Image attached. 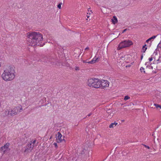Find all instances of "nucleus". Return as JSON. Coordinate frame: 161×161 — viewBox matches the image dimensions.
Returning <instances> with one entry per match:
<instances>
[{"mask_svg": "<svg viewBox=\"0 0 161 161\" xmlns=\"http://www.w3.org/2000/svg\"><path fill=\"white\" fill-rule=\"evenodd\" d=\"M149 62L153 60V58L152 57H151V58H149Z\"/></svg>", "mask_w": 161, "mask_h": 161, "instance_id": "7c9ffc66", "label": "nucleus"}, {"mask_svg": "<svg viewBox=\"0 0 161 161\" xmlns=\"http://www.w3.org/2000/svg\"><path fill=\"white\" fill-rule=\"evenodd\" d=\"M150 67H151V68L152 69H153V66H150Z\"/></svg>", "mask_w": 161, "mask_h": 161, "instance_id": "58836bf2", "label": "nucleus"}, {"mask_svg": "<svg viewBox=\"0 0 161 161\" xmlns=\"http://www.w3.org/2000/svg\"><path fill=\"white\" fill-rule=\"evenodd\" d=\"M14 70L13 67L9 66L5 69L2 75L3 79L5 81L12 80L15 77Z\"/></svg>", "mask_w": 161, "mask_h": 161, "instance_id": "f03ea898", "label": "nucleus"}, {"mask_svg": "<svg viewBox=\"0 0 161 161\" xmlns=\"http://www.w3.org/2000/svg\"><path fill=\"white\" fill-rule=\"evenodd\" d=\"M140 70L141 72H142V71H143L144 73H145V71H144V68L142 67H141L140 69Z\"/></svg>", "mask_w": 161, "mask_h": 161, "instance_id": "412c9836", "label": "nucleus"}, {"mask_svg": "<svg viewBox=\"0 0 161 161\" xmlns=\"http://www.w3.org/2000/svg\"><path fill=\"white\" fill-rule=\"evenodd\" d=\"M99 88H104L109 86V82L107 80H99Z\"/></svg>", "mask_w": 161, "mask_h": 161, "instance_id": "423d86ee", "label": "nucleus"}, {"mask_svg": "<svg viewBox=\"0 0 161 161\" xmlns=\"http://www.w3.org/2000/svg\"><path fill=\"white\" fill-rule=\"evenodd\" d=\"M133 44L131 41L129 40H125L121 42L119 44L118 49L119 50L123 48L128 47L130 46Z\"/></svg>", "mask_w": 161, "mask_h": 161, "instance_id": "39448f33", "label": "nucleus"}, {"mask_svg": "<svg viewBox=\"0 0 161 161\" xmlns=\"http://www.w3.org/2000/svg\"><path fill=\"white\" fill-rule=\"evenodd\" d=\"M143 57V55L142 54V55L141 56V60L142 59Z\"/></svg>", "mask_w": 161, "mask_h": 161, "instance_id": "f704fd0d", "label": "nucleus"}, {"mask_svg": "<svg viewBox=\"0 0 161 161\" xmlns=\"http://www.w3.org/2000/svg\"><path fill=\"white\" fill-rule=\"evenodd\" d=\"M89 49V47H86V48H85V49Z\"/></svg>", "mask_w": 161, "mask_h": 161, "instance_id": "4c0bfd02", "label": "nucleus"}, {"mask_svg": "<svg viewBox=\"0 0 161 161\" xmlns=\"http://www.w3.org/2000/svg\"><path fill=\"white\" fill-rule=\"evenodd\" d=\"M62 4V3H59L57 6L58 8L59 9H60L61 8V5Z\"/></svg>", "mask_w": 161, "mask_h": 161, "instance_id": "b1692460", "label": "nucleus"}, {"mask_svg": "<svg viewBox=\"0 0 161 161\" xmlns=\"http://www.w3.org/2000/svg\"><path fill=\"white\" fill-rule=\"evenodd\" d=\"M99 83V79H90L87 81L88 85L90 87L96 88H99L100 87Z\"/></svg>", "mask_w": 161, "mask_h": 161, "instance_id": "7ed1b4c3", "label": "nucleus"}, {"mask_svg": "<svg viewBox=\"0 0 161 161\" xmlns=\"http://www.w3.org/2000/svg\"><path fill=\"white\" fill-rule=\"evenodd\" d=\"M157 97L159 99V101L161 102V95L158 96Z\"/></svg>", "mask_w": 161, "mask_h": 161, "instance_id": "bb28decb", "label": "nucleus"}, {"mask_svg": "<svg viewBox=\"0 0 161 161\" xmlns=\"http://www.w3.org/2000/svg\"><path fill=\"white\" fill-rule=\"evenodd\" d=\"M53 145H54L55 147H57L58 146H57V143H55V142H54V143H53Z\"/></svg>", "mask_w": 161, "mask_h": 161, "instance_id": "c756f323", "label": "nucleus"}, {"mask_svg": "<svg viewBox=\"0 0 161 161\" xmlns=\"http://www.w3.org/2000/svg\"><path fill=\"white\" fill-rule=\"evenodd\" d=\"M127 30V29H124V30H123L122 32V33H124V32H125Z\"/></svg>", "mask_w": 161, "mask_h": 161, "instance_id": "2f4dec72", "label": "nucleus"}, {"mask_svg": "<svg viewBox=\"0 0 161 161\" xmlns=\"http://www.w3.org/2000/svg\"><path fill=\"white\" fill-rule=\"evenodd\" d=\"M145 147L149 149H150V147L148 146H147L146 145H144V144H142Z\"/></svg>", "mask_w": 161, "mask_h": 161, "instance_id": "c85d7f7f", "label": "nucleus"}, {"mask_svg": "<svg viewBox=\"0 0 161 161\" xmlns=\"http://www.w3.org/2000/svg\"><path fill=\"white\" fill-rule=\"evenodd\" d=\"M36 140H35L33 142L31 141L30 143H32V145H34V144L36 142Z\"/></svg>", "mask_w": 161, "mask_h": 161, "instance_id": "cd10ccee", "label": "nucleus"}, {"mask_svg": "<svg viewBox=\"0 0 161 161\" xmlns=\"http://www.w3.org/2000/svg\"><path fill=\"white\" fill-rule=\"evenodd\" d=\"M92 114V113H91L89 114H88L87 116H91V115Z\"/></svg>", "mask_w": 161, "mask_h": 161, "instance_id": "72a5a7b5", "label": "nucleus"}, {"mask_svg": "<svg viewBox=\"0 0 161 161\" xmlns=\"http://www.w3.org/2000/svg\"><path fill=\"white\" fill-rule=\"evenodd\" d=\"M89 61H89L88 60H83V63H89V64H90V63H89Z\"/></svg>", "mask_w": 161, "mask_h": 161, "instance_id": "393cba45", "label": "nucleus"}, {"mask_svg": "<svg viewBox=\"0 0 161 161\" xmlns=\"http://www.w3.org/2000/svg\"><path fill=\"white\" fill-rule=\"evenodd\" d=\"M58 136H56V140L57 142H61L63 140H64L65 141V140L64 139H63V140L61 138L62 136L60 132H58Z\"/></svg>", "mask_w": 161, "mask_h": 161, "instance_id": "1a4fd4ad", "label": "nucleus"}, {"mask_svg": "<svg viewBox=\"0 0 161 161\" xmlns=\"http://www.w3.org/2000/svg\"><path fill=\"white\" fill-rule=\"evenodd\" d=\"M111 20L112 23L114 24H115L118 22L117 19L115 16H114L113 17V19H111Z\"/></svg>", "mask_w": 161, "mask_h": 161, "instance_id": "ddd939ff", "label": "nucleus"}, {"mask_svg": "<svg viewBox=\"0 0 161 161\" xmlns=\"http://www.w3.org/2000/svg\"><path fill=\"white\" fill-rule=\"evenodd\" d=\"M10 110H5V114L6 116H8L9 115H10Z\"/></svg>", "mask_w": 161, "mask_h": 161, "instance_id": "a211bd4d", "label": "nucleus"}, {"mask_svg": "<svg viewBox=\"0 0 161 161\" xmlns=\"http://www.w3.org/2000/svg\"><path fill=\"white\" fill-rule=\"evenodd\" d=\"M151 44H152L151 42L150 43L149 47H150V46H151Z\"/></svg>", "mask_w": 161, "mask_h": 161, "instance_id": "e433bc0d", "label": "nucleus"}, {"mask_svg": "<svg viewBox=\"0 0 161 161\" xmlns=\"http://www.w3.org/2000/svg\"><path fill=\"white\" fill-rule=\"evenodd\" d=\"M161 57L160 56L159 58L158 59L157 61H158L157 63H161Z\"/></svg>", "mask_w": 161, "mask_h": 161, "instance_id": "5701e85b", "label": "nucleus"}, {"mask_svg": "<svg viewBox=\"0 0 161 161\" xmlns=\"http://www.w3.org/2000/svg\"><path fill=\"white\" fill-rule=\"evenodd\" d=\"M27 41L29 46H39L43 40L42 35L39 32H33L27 34Z\"/></svg>", "mask_w": 161, "mask_h": 161, "instance_id": "f257e3e1", "label": "nucleus"}, {"mask_svg": "<svg viewBox=\"0 0 161 161\" xmlns=\"http://www.w3.org/2000/svg\"><path fill=\"white\" fill-rule=\"evenodd\" d=\"M87 18H89V16H87Z\"/></svg>", "mask_w": 161, "mask_h": 161, "instance_id": "ea45409f", "label": "nucleus"}, {"mask_svg": "<svg viewBox=\"0 0 161 161\" xmlns=\"http://www.w3.org/2000/svg\"><path fill=\"white\" fill-rule=\"evenodd\" d=\"M9 146V143H6L4 145V146H2V148H4V149L7 148V149H10L8 148ZM3 149V148H2Z\"/></svg>", "mask_w": 161, "mask_h": 161, "instance_id": "2eb2a0df", "label": "nucleus"}, {"mask_svg": "<svg viewBox=\"0 0 161 161\" xmlns=\"http://www.w3.org/2000/svg\"><path fill=\"white\" fill-rule=\"evenodd\" d=\"M34 147V145H32V143H30L28 144L26 147L25 152H31Z\"/></svg>", "mask_w": 161, "mask_h": 161, "instance_id": "6e6552de", "label": "nucleus"}, {"mask_svg": "<svg viewBox=\"0 0 161 161\" xmlns=\"http://www.w3.org/2000/svg\"><path fill=\"white\" fill-rule=\"evenodd\" d=\"M41 60L44 62H51L52 58L49 55H42L41 56Z\"/></svg>", "mask_w": 161, "mask_h": 161, "instance_id": "0eeeda50", "label": "nucleus"}, {"mask_svg": "<svg viewBox=\"0 0 161 161\" xmlns=\"http://www.w3.org/2000/svg\"><path fill=\"white\" fill-rule=\"evenodd\" d=\"M87 152V151L84 148H82L80 152L79 153L80 155L83 158H84L86 156V153Z\"/></svg>", "mask_w": 161, "mask_h": 161, "instance_id": "9d476101", "label": "nucleus"}, {"mask_svg": "<svg viewBox=\"0 0 161 161\" xmlns=\"http://www.w3.org/2000/svg\"><path fill=\"white\" fill-rule=\"evenodd\" d=\"M148 63H148V62H146V63H145V65H147V64Z\"/></svg>", "mask_w": 161, "mask_h": 161, "instance_id": "c9c22d12", "label": "nucleus"}, {"mask_svg": "<svg viewBox=\"0 0 161 161\" xmlns=\"http://www.w3.org/2000/svg\"><path fill=\"white\" fill-rule=\"evenodd\" d=\"M147 47H145L144 48H142V52L143 53H145V51H146V50L147 49Z\"/></svg>", "mask_w": 161, "mask_h": 161, "instance_id": "4be33fe9", "label": "nucleus"}, {"mask_svg": "<svg viewBox=\"0 0 161 161\" xmlns=\"http://www.w3.org/2000/svg\"><path fill=\"white\" fill-rule=\"evenodd\" d=\"M75 69L76 70H79L80 69V68H79V67L77 66H75Z\"/></svg>", "mask_w": 161, "mask_h": 161, "instance_id": "a878e982", "label": "nucleus"}, {"mask_svg": "<svg viewBox=\"0 0 161 161\" xmlns=\"http://www.w3.org/2000/svg\"><path fill=\"white\" fill-rule=\"evenodd\" d=\"M154 105L157 108H160V109H161V105H159L158 104H154Z\"/></svg>", "mask_w": 161, "mask_h": 161, "instance_id": "6ab92c4d", "label": "nucleus"}, {"mask_svg": "<svg viewBox=\"0 0 161 161\" xmlns=\"http://www.w3.org/2000/svg\"><path fill=\"white\" fill-rule=\"evenodd\" d=\"M10 115L11 116H14L17 115L19 112H21L22 110V107L21 105L15 107L13 108L10 110Z\"/></svg>", "mask_w": 161, "mask_h": 161, "instance_id": "20e7f679", "label": "nucleus"}, {"mask_svg": "<svg viewBox=\"0 0 161 161\" xmlns=\"http://www.w3.org/2000/svg\"><path fill=\"white\" fill-rule=\"evenodd\" d=\"M67 60H66L62 64V65L67 67H69L70 64L67 61Z\"/></svg>", "mask_w": 161, "mask_h": 161, "instance_id": "4468645a", "label": "nucleus"}, {"mask_svg": "<svg viewBox=\"0 0 161 161\" xmlns=\"http://www.w3.org/2000/svg\"><path fill=\"white\" fill-rule=\"evenodd\" d=\"M157 36H157H152V37H150V38H149L146 41V42L148 43L149 41L151 40L152 39H153L154 38H155Z\"/></svg>", "mask_w": 161, "mask_h": 161, "instance_id": "f3484780", "label": "nucleus"}, {"mask_svg": "<svg viewBox=\"0 0 161 161\" xmlns=\"http://www.w3.org/2000/svg\"><path fill=\"white\" fill-rule=\"evenodd\" d=\"M2 148V147L0 148V151H2L3 152V154H5L6 153H8L9 151H10V149H7V148H3V149Z\"/></svg>", "mask_w": 161, "mask_h": 161, "instance_id": "f8f14e48", "label": "nucleus"}, {"mask_svg": "<svg viewBox=\"0 0 161 161\" xmlns=\"http://www.w3.org/2000/svg\"><path fill=\"white\" fill-rule=\"evenodd\" d=\"M52 136L50 137V139H51L52 138Z\"/></svg>", "mask_w": 161, "mask_h": 161, "instance_id": "79ce46f5", "label": "nucleus"}, {"mask_svg": "<svg viewBox=\"0 0 161 161\" xmlns=\"http://www.w3.org/2000/svg\"><path fill=\"white\" fill-rule=\"evenodd\" d=\"M118 124L117 123L114 122L112 123L109 126V128H113L114 126H115Z\"/></svg>", "mask_w": 161, "mask_h": 161, "instance_id": "dca6fc26", "label": "nucleus"}, {"mask_svg": "<svg viewBox=\"0 0 161 161\" xmlns=\"http://www.w3.org/2000/svg\"><path fill=\"white\" fill-rule=\"evenodd\" d=\"M130 98V97L128 96H126L125 97L124 100L125 101L127 100Z\"/></svg>", "mask_w": 161, "mask_h": 161, "instance_id": "aec40b11", "label": "nucleus"}, {"mask_svg": "<svg viewBox=\"0 0 161 161\" xmlns=\"http://www.w3.org/2000/svg\"><path fill=\"white\" fill-rule=\"evenodd\" d=\"M99 58H96L95 57H94L92 59L89 61V63L91 64H93L95 63L96 62L98 61L99 60Z\"/></svg>", "mask_w": 161, "mask_h": 161, "instance_id": "9b49d317", "label": "nucleus"}, {"mask_svg": "<svg viewBox=\"0 0 161 161\" xmlns=\"http://www.w3.org/2000/svg\"><path fill=\"white\" fill-rule=\"evenodd\" d=\"M122 121H123V122H124V120H122Z\"/></svg>", "mask_w": 161, "mask_h": 161, "instance_id": "37998d69", "label": "nucleus"}, {"mask_svg": "<svg viewBox=\"0 0 161 161\" xmlns=\"http://www.w3.org/2000/svg\"><path fill=\"white\" fill-rule=\"evenodd\" d=\"M160 43H159V44L158 45V46H159V44H160Z\"/></svg>", "mask_w": 161, "mask_h": 161, "instance_id": "a19ab883", "label": "nucleus"}, {"mask_svg": "<svg viewBox=\"0 0 161 161\" xmlns=\"http://www.w3.org/2000/svg\"><path fill=\"white\" fill-rule=\"evenodd\" d=\"M146 46H147V45L146 44H145L144 46H143V47H142V48H144L145 47H146Z\"/></svg>", "mask_w": 161, "mask_h": 161, "instance_id": "473e14b6", "label": "nucleus"}]
</instances>
